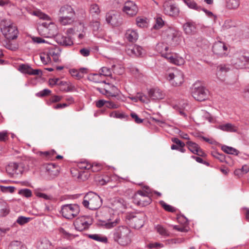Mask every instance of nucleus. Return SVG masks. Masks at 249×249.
Returning a JSON list of instances; mask_svg holds the SVG:
<instances>
[{
	"label": "nucleus",
	"mask_w": 249,
	"mask_h": 249,
	"mask_svg": "<svg viewBox=\"0 0 249 249\" xmlns=\"http://www.w3.org/2000/svg\"><path fill=\"white\" fill-rule=\"evenodd\" d=\"M112 209L108 207H103L96 213L99 220L102 222L107 229L112 228L118 225L120 219L118 215L113 213Z\"/></svg>",
	"instance_id": "nucleus-1"
},
{
	"label": "nucleus",
	"mask_w": 249,
	"mask_h": 249,
	"mask_svg": "<svg viewBox=\"0 0 249 249\" xmlns=\"http://www.w3.org/2000/svg\"><path fill=\"white\" fill-rule=\"evenodd\" d=\"M169 46L167 42L166 43L160 42L156 45V49L162 57L168 59L170 63L177 65L183 64L184 59L181 57H173L169 50Z\"/></svg>",
	"instance_id": "nucleus-2"
},
{
	"label": "nucleus",
	"mask_w": 249,
	"mask_h": 249,
	"mask_svg": "<svg viewBox=\"0 0 249 249\" xmlns=\"http://www.w3.org/2000/svg\"><path fill=\"white\" fill-rule=\"evenodd\" d=\"M131 230L126 226H120L115 229L113 233V239L121 246H127L131 242Z\"/></svg>",
	"instance_id": "nucleus-3"
},
{
	"label": "nucleus",
	"mask_w": 249,
	"mask_h": 249,
	"mask_svg": "<svg viewBox=\"0 0 249 249\" xmlns=\"http://www.w3.org/2000/svg\"><path fill=\"white\" fill-rule=\"evenodd\" d=\"M82 203L85 208L95 210L101 206L102 200L97 194L89 192L84 196Z\"/></svg>",
	"instance_id": "nucleus-4"
},
{
	"label": "nucleus",
	"mask_w": 249,
	"mask_h": 249,
	"mask_svg": "<svg viewBox=\"0 0 249 249\" xmlns=\"http://www.w3.org/2000/svg\"><path fill=\"white\" fill-rule=\"evenodd\" d=\"M191 91L193 97L197 101H203L208 97V90L199 82H196L193 84Z\"/></svg>",
	"instance_id": "nucleus-5"
},
{
	"label": "nucleus",
	"mask_w": 249,
	"mask_h": 249,
	"mask_svg": "<svg viewBox=\"0 0 249 249\" xmlns=\"http://www.w3.org/2000/svg\"><path fill=\"white\" fill-rule=\"evenodd\" d=\"M165 77L170 84L174 87L180 86L184 81L183 72L177 69L168 71L166 73Z\"/></svg>",
	"instance_id": "nucleus-6"
},
{
	"label": "nucleus",
	"mask_w": 249,
	"mask_h": 249,
	"mask_svg": "<svg viewBox=\"0 0 249 249\" xmlns=\"http://www.w3.org/2000/svg\"><path fill=\"white\" fill-rule=\"evenodd\" d=\"M96 89L109 99L115 98L117 100H120L121 99L120 90L116 86L109 83L107 84L104 88H97Z\"/></svg>",
	"instance_id": "nucleus-7"
},
{
	"label": "nucleus",
	"mask_w": 249,
	"mask_h": 249,
	"mask_svg": "<svg viewBox=\"0 0 249 249\" xmlns=\"http://www.w3.org/2000/svg\"><path fill=\"white\" fill-rule=\"evenodd\" d=\"M0 29L7 39L13 40L16 38V26L10 21L2 20L0 23Z\"/></svg>",
	"instance_id": "nucleus-8"
},
{
	"label": "nucleus",
	"mask_w": 249,
	"mask_h": 249,
	"mask_svg": "<svg viewBox=\"0 0 249 249\" xmlns=\"http://www.w3.org/2000/svg\"><path fill=\"white\" fill-rule=\"evenodd\" d=\"M133 201L137 205L144 207L151 203L152 199L149 196L148 191L139 190L134 195Z\"/></svg>",
	"instance_id": "nucleus-9"
},
{
	"label": "nucleus",
	"mask_w": 249,
	"mask_h": 249,
	"mask_svg": "<svg viewBox=\"0 0 249 249\" xmlns=\"http://www.w3.org/2000/svg\"><path fill=\"white\" fill-rule=\"evenodd\" d=\"M231 62L236 69L249 68V57L241 53L234 54Z\"/></svg>",
	"instance_id": "nucleus-10"
},
{
	"label": "nucleus",
	"mask_w": 249,
	"mask_h": 249,
	"mask_svg": "<svg viewBox=\"0 0 249 249\" xmlns=\"http://www.w3.org/2000/svg\"><path fill=\"white\" fill-rule=\"evenodd\" d=\"M80 212L79 206L76 204H70L63 205L61 212L63 217L67 219H72L77 216Z\"/></svg>",
	"instance_id": "nucleus-11"
},
{
	"label": "nucleus",
	"mask_w": 249,
	"mask_h": 249,
	"mask_svg": "<svg viewBox=\"0 0 249 249\" xmlns=\"http://www.w3.org/2000/svg\"><path fill=\"white\" fill-rule=\"evenodd\" d=\"M92 224L89 216H82L77 218L73 222L75 229L78 231H83L89 229Z\"/></svg>",
	"instance_id": "nucleus-12"
},
{
	"label": "nucleus",
	"mask_w": 249,
	"mask_h": 249,
	"mask_svg": "<svg viewBox=\"0 0 249 249\" xmlns=\"http://www.w3.org/2000/svg\"><path fill=\"white\" fill-rule=\"evenodd\" d=\"M106 19L108 24L113 26H118L122 23L120 14L116 11H110L106 14Z\"/></svg>",
	"instance_id": "nucleus-13"
},
{
	"label": "nucleus",
	"mask_w": 249,
	"mask_h": 249,
	"mask_svg": "<svg viewBox=\"0 0 249 249\" xmlns=\"http://www.w3.org/2000/svg\"><path fill=\"white\" fill-rule=\"evenodd\" d=\"M213 53L219 57L226 56L228 53V48L226 44L222 41L215 42L213 46Z\"/></svg>",
	"instance_id": "nucleus-14"
},
{
	"label": "nucleus",
	"mask_w": 249,
	"mask_h": 249,
	"mask_svg": "<svg viewBox=\"0 0 249 249\" xmlns=\"http://www.w3.org/2000/svg\"><path fill=\"white\" fill-rule=\"evenodd\" d=\"M112 71L117 74H121L124 71V69L120 66L112 65V69L107 67H103L100 70L99 73L101 76H111L112 75Z\"/></svg>",
	"instance_id": "nucleus-15"
},
{
	"label": "nucleus",
	"mask_w": 249,
	"mask_h": 249,
	"mask_svg": "<svg viewBox=\"0 0 249 249\" xmlns=\"http://www.w3.org/2000/svg\"><path fill=\"white\" fill-rule=\"evenodd\" d=\"M181 41V37L178 33L172 31L168 34L166 41L169 46L176 47L180 44Z\"/></svg>",
	"instance_id": "nucleus-16"
},
{
	"label": "nucleus",
	"mask_w": 249,
	"mask_h": 249,
	"mask_svg": "<svg viewBox=\"0 0 249 249\" xmlns=\"http://www.w3.org/2000/svg\"><path fill=\"white\" fill-rule=\"evenodd\" d=\"M123 10L127 15L130 16H135L138 12V8L136 4L132 1H127L124 3Z\"/></svg>",
	"instance_id": "nucleus-17"
},
{
	"label": "nucleus",
	"mask_w": 249,
	"mask_h": 249,
	"mask_svg": "<svg viewBox=\"0 0 249 249\" xmlns=\"http://www.w3.org/2000/svg\"><path fill=\"white\" fill-rule=\"evenodd\" d=\"M61 51L59 47L55 46H51L49 48L48 55L50 58H52L55 62L60 61V56Z\"/></svg>",
	"instance_id": "nucleus-18"
},
{
	"label": "nucleus",
	"mask_w": 249,
	"mask_h": 249,
	"mask_svg": "<svg viewBox=\"0 0 249 249\" xmlns=\"http://www.w3.org/2000/svg\"><path fill=\"white\" fill-rule=\"evenodd\" d=\"M163 8L164 13L170 16H176L179 13L178 8L175 4H172L169 2H165Z\"/></svg>",
	"instance_id": "nucleus-19"
},
{
	"label": "nucleus",
	"mask_w": 249,
	"mask_h": 249,
	"mask_svg": "<svg viewBox=\"0 0 249 249\" xmlns=\"http://www.w3.org/2000/svg\"><path fill=\"white\" fill-rule=\"evenodd\" d=\"M18 71L23 74H28L29 75H38L40 72L39 70H33L30 66L27 64H21L19 66Z\"/></svg>",
	"instance_id": "nucleus-20"
},
{
	"label": "nucleus",
	"mask_w": 249,
	"mask_h": 249,
	"mask_svg": "<svg viewBox=\"0 0 249 249\" xmlns=\"http://www.w3.org/2000/svg\"><path fill=\"white\" fill-rule=\"evenodd\" d=\"M57 43L61 45L68 46L73 44V41L70 36H64L61 34H58L55 37Z\"/></svg>",
	"instance_id": "nucleus-21"
},
{
	"label": "nucleus",
	"mask_w": 249,
	"mask_h": 249,
	"mask_svg": "<svg viewBox=\"0 0 249 249\" xmlns=\"http://www.w3.org/2000/svg\"><path fill=\"white\" fill-rule=\"evenodd\" d=\"M149 97L153 100H159L164 98V93L158 88L152 89L148 91Z\"/></svg>",
	"instance_id": "nucleus-22"
},
{
	"label": "nucleus",
	"mask_w": 249,
	"mask_h": 249,
	"mask_svg": "<svg viewBox=\"0 0 249 249\" xmlns=\"http://www.w3.org/2000/svg\"><path fill=\"white\" fill-rule=\"evenodd\" d=\"M59 16H71L74 17L75 12L71 6L69 5H64L60 7L59 13Z\"/></svg>",
	"instance_id": "nucleus-23"
},
{
	"label": "nucleus",
	"mask_w": 249,
	"mask_h": 249,
	"mask_svg": "<svg viewBox=\"0 0 249 249\" xmlns=\"http://www.w3.org/2000/svg\"><path fill=\"white\" fill-rule=\"evenodd\" d=\"M142 49L141 47L137 45L130 46L126 50L127 54L131 56H140L142 54Z\"/></svg>",
	"instance_id": "nucleus-24"
},
{
	"label": "nucleus",
	"mask_w": 249,
	"mask_h": 249,
	"mask_svg": "<svg viewBox=\"0 0 249 249\" xmlns=\"http://www.w3.org/2000/svg\"><path fill=\"white\" fill-rule=\"evenodd\" d=\"M139 35L136 30L128 29L125 34V38L130 42H135L138 39Z\"/></svg>",
	"instance_id": "nucleus-25"
},
{
	"label": "nucleus",
	"mask_w": 249,
	"mask_h": 249,
	"mask_svg": "<svg viewBox=\"0 0 249 249\" xmlns=\"http://www.w3.org/2000/svg\"><path fill=\"white\" fill-rule=\"evenodd\" d=\"M45 169L48 173L52 177L57 176L59 173L58 166L53 163L46 164Z\"/></svg>",
	"instance_id": "nucleus-26"
},
{
	"label": "nucleus",
	"mask_w": 249,
	"mask_h": 249,
	"mask_svg": "<svg viewBox=\"0 0 249 249\" xmlns=\"http://www.w3.org/2000/svg\"><path fill=\"white\" fill-rule=\"evenodd\" d=\"M217 128L222 131L230 132H236L238 130V127L231 123L219 125Z\"/></svg>",
	"instance_id": "nucleus-27"
},
{
	"label": "nucleus",
	"mask_w": 249,
	"mask_h": 249,
	"mask_svg": "<svg viewBox=\"0 0 249 249\" xmlns=\"http://www.w3.org/2000/svg\"><path fill=\"white\" fill-rule=\"evenodd\" d=\"M47 26L48 23L43 22L37 26V31L39 34L44 37H48Z\"/></svg>",
	"instance_id": "nucleus-28"
},
{
	"label": "nucleus",
	"mask_w": 249,
	"mask_h": 249,
	"mask_svg": "<svg viewBox=\"0 0 249 249\" xmlns=\"http://www.w3.org/2000/svg\"><path fill=\"white\" fill-rule=\"evenodd\" d=\"M48 37H54L57 34V27L53 23L50 22L48 23Z\"/></svg>",
	"instance_id": "nucleus-29"
},
{
	"label": "nucleus",
	"mask_w": 249,
	"mask_h": 249,
	"mask_svg": "<svg viewBox=\"0 0 249 249\" xmlns=\"http://www.w3.org/2000/svg\"><path fill=\"white\" fill-rule=\"evenodd\" d=\"M9 213V209L7 203L0 199V217L5 216Z\"/></svg>",
	"instance_id": "nucleus-30"
},
{
	"label": "nucleus",
	"mask_w": 249,
	"mask_h": 249,
	"mask_svg": "<svg viewBox=\"0 0 249 249\" xmlns=\"http://www.w3.org/2000/svg\"><path fill=\"white\" fill-rule=\"evenodd\" d=\"M186 145L188 147V149L193 154L197 153L198 149H199L200 146L196 142L188 141L186 142Z\"/></svg>",
	"instance_id": "nucleus-31"
},
{
	"label": "nucleus",
	"mask_w": 249,
	"mask_h": 249,
	"mask_svg": "<svg viewBox=\"0 0 249 249\" xmlns=\"http://www.w3.org/2000/svg\"><path fill=\"white\" fill-rule=\"evenodd\" d=\"M144 216L141 217V218H139L137 216H133L131 219V222L134 223V227L135 228H140L143 225Z\"/></svg>",
	"instance_id": "nucleus-32"
},
{
	"label": "nucleus",
	"mask_w": 249,
	"mask_h": 249,
	"mask_svg": "<svg viewBox=\"0 0 249 249\" xmlns=\"http://www.w3.org/2000/svg\"><path fill=\"white\" fill-rule=\"evenodd\" d=\"M226 6L229 9H236L240 5V0H225Z\"/></svg>",
	"instance_id": "nucleus-33"
},
{
	"label": "nucleus",
	"mask_w": 249,
	"mask_h": 249,
	"mask_svg": "<svg viewBox=\"0 0 249 249\" xmlns=\"http://www.w3.org/2000/svg\"><path fill=\"white\" fill-rule=\"evenodd\" d=\"M74 17L71 16H59L58 20L63 25H66L72 23L73 21Z\"/></svg>",
	"instance_id": "nucleus-34"
},
{
	"label": "nucleus",
	"mask_w": 249,
	"mask_h": 249,
	"mask_svg": "<svg viewBox=\"0 0 249 249\" xmlns=\"http://www.w3.org/2000/svg\"><path fill=\"white\" fill-rule=\"evenodd\" d=\"M39 249H52L51 242L47 238H43L38 246Z\"/></svg>",
	"instance_id": "nucleus-35"
},
{
	"label": "nucleus",
	"mask_w": 249,
	"mask_h": 249,
	"mask_svg": "<svg viewBox=\"0 0 249 249\" xmlns=\"http://www.w3.org/2000/svg\"><path fill=\"white\" fill-rule=\"evenodd\" d=\"M221 149L225 153L229 154L238 155L239 153V152L237 149L232 147L228 146L225 145L222 146Z\"/></svg>",
	"instance_id": "nucleus-36"
},
{
	"label": "nucleus",
	"mask_w": 249,
	"mask_h": 249,
	"mask_svg": "<svg viewBox=\"0 0 249 249\" xmlns=\"http://www.w3.org/2000/svg\"><path fill=\"white\" fill-rule=\"evenodd\" d=\"M185 3L190 8L198 11L201 10V7L197 4L193 0H183Z\"/></svg>",
	"instance_id": "nucleus-37"
},
{
	"label": "nucleus",
	"mask_w": 249,
	"mask_h": 249,
	"mask_svg": "<svg viewBox=\"0 0 249 249\" xmlns=\"http://www.w3.org/2000/svg\"><path fill=\"white\" fill-rule=\"evenodd\" d=\"M89 12L92 16H98L101 12V10L97 4L93 3L90 5Z\"/></svg>",
	"instance_id": "nucleus-38"
},
{
	"label": "nucleus",
	"mask_w": 249,
	"mask_h": 249,
	"mask_svg": "<svg viewBox=\"0 0 249 249\" xmlns=\"http://www.w3.org/2000/svg\"><path fill=\"white\" fill-rule=\"evenodd\" d=\"M185 32L187 34H193L196 32L195 26L191 23L187 22L183 26Z\"/></svg>",
	"instance_id": "nucleus-39"
},
{
	"label": "nucleus",
	"mask_w": 249,
	"mask_h": 249,
	"mask_svg": "<svg viewBox=\"0 0 249 249\" xmlns=\"http://www.w3.org/2000/svg\"><path fill=\"white\" fill-rule=\"evenodd\" d=\"M109 116L110 117L120 119H127L128 117V116L125 115L124 113L119 111H112L109 113Z\"/></svg>",
	"instance_id": "nucleus-40"
},
{
	"label": "nucleus",
	"mask_w": 249,
	"mask_h": 249,
	"mask_svg": "<svg viewBox=\"0 0 249 249\" xmlns=\"http://www.w3.org/2000/svg\"><path fill=\"white\" fill-rule=\"evenodd\" d=\"M102 76L100 73H93L91 74L89 76V79L95 83H106V81L101 79Z\"/></svg>",
	"instance_id": "nucleus-41"
},
{
	"label": "nucleus",
	"mask_w": 249,
	"mask_h": 249,
	"mask_svg": "<svg viewBox=\"0 0 249 249\" xmlns=\"http://www.w3.org/2000/svg\"><path fill=\"white\" fill-rule=\"evenodd\" d=\"M89 237L97 241L101 242L103 243H107V239L105 236H102L98 234H93L89 235Z\"/></svg>",
	"instance_id": "nucleus-42"
},
{
	"label": "nucleus",
	"mask_w": 249,
	"mask_h": 249,
	"mask_svg": "<svg viewBox=\"0 0 249 249\" xmlns=\"http://www.w3.org/2000/svg\"><path fill=\"white\" fill-rule=\"evenodd\" d=\"M157 231L161 236L167 237L169 236V232L162 226L158 225L156 226Z\"/></svg>",
	"instance_id": "nucleus-43"
},
{
	"label": "nucleus",
	"mask_w": 249,
	"mask_h": 249,
	"mask_svg": "<svg viewBox=\"0 0 249 249\" xmlns=\"http://www.w3.org/2000/svg\"><path fill=\"white\" fill-rule=\"evenodd\" d=\"M6 171L10 176H13L16 173V163H11L6 167Z\"/></svg>",
	"instance_id": "nucleus-44"
},
{
	"label": "nucleus",
	"mask_w": 249,
	"mask_h": 249,
	"mask_svg": "<svg viewBox=\"0 0 249 249\" xmlns=\"http://www.w3.org/2000/svg\"><path fill=\"white\" fill-rule=\"evenodd\" d=\"M136 22L137 26L141 28L147 27V22L146 18L138 17L136 19Z\"/></svg>",
	"instance_id": "nucleus-45"
},
{
	"label": "nucleus",
	"mask_w": 249,
	"mask_h": 249,
	"mask_svg": "<svg viewBox=\"0 0 249 249\" xmlns=\"http://www.w3.org/2000/svg\"><path fill=\"white\" fill-rule=\"evenodd\" d=\"M160 204L162 207L166 211L169 212L174 213L176 212V208L173 206L166 204L164 201L161 200L160 201Z\"/></svg>",
	"instance_id": "nucleus-46"
},
{
	"label": "nucleus",
	"mask_w": 249,
	"mask_h": 249,
	"mask_svg": "<svg viewBox=\"0 0 249 249\" xmlns=\"http://www.w3.org/2000/svg\"><path fill=\"white\" fill-rule=\"evenodd\" d=\"M15 189V188L13 186L0 185V190L4 193H13Z\"/></svg>",
	"instance_id": "nucleus-47"
},
{
	"label": "nucleus",
	"mask_w": 249,
	"mask_h": 249,
	"mask_svg": "<svg viewBox=\"0 0 249 249\" xmlns=\"http://www.w3.org/2000/svg\"><path fill=\"white\" fill-rule=\"evenodd\" d=\"M32 219L31 217H27L23 216H19L17 219V223L20 225H23L28 223Z\"/></svg>",
	"instance_id": "nucleus-48"
},
{
	"label": "nucleus",
	"mask_w": 249,
	"mask_h": 249,
	"mask_svg": "<svg viewBox=\"0 0 249 249\" xmlns=\"http://www.w3.org/2000/svg\"><path fill=\"white\" fill-rule=\"evenodd\" d=\"M18 194L23 196L29 197L32 196V191L28 189H21L18 191Z\"/></svg>",
	"instance_id": "nucleus-49"
},
{
	"label": "nucleus",
	"mask_w": 249,
	"mask_h": 249,
	"mask_svg": "<svg viewBox=\"0 0 249 249\" xmlns=\"http://www.w3.org/2000/svg\"><path fill=\"white\" fill-rule=\"evenodd\" d=\"M164 24V22L160 17H157L156 19V23L153 26V28L155 29H159L161 28Z\"/></svg>",
	"instance_id": "nucleus-50"
},
{
	"label": "nucleus",
	"mask_w": 249,
	"mask_h": 249,
	"mask_svg": "<svg viewBox=\"0 0 249 249\" xmlns=\"http://www.w3.org/2000/svg\"><path fill=\"white\" fill-rule=\"evenodd\" d=\"M18 170L20 174H22L24 171L27 170L26 163L24 162H20L17 164V170Z\"/></svg>",
	"instance_id": "nucleus-51"
},
{
	"label": "nucleus",
	"mask_w": 249,
	"mask_h": 249,
	"mask_svg": "<svg viewBox=\"0 0 249 249\" xmlns=\"http://www.w3.org/2000/svg\"><path fill=\"white\" fill-rule=\"evenodd\" d=\"M212 154L213 157L218 159L220 162H226V157L223 154H220L217 152H213L212 153Z\"/></svg>",
	"instance_id": "nucleus-52"
},
{
	"label": "nucleus",
	"mask_w": 249,
	"mask_h": 249,
	"mask_svg": "<svg viewBox=\"0 0 249 249\" xmlns=\"http://www.w3.org/2000/svg\"><path fill=\"white\" fill-rule=\"evenodd\" d=\"M90 168H89V170H91L93 172H98L101 170L102 168V166L100 163H90Z\"/></svg>",
	"instance_id": "nucleus-53"
},
{
	"label": "nucleus",
	"mask_w": 249,
	"mask_h": 249,
	"mask_svg": "<svg viewBox=\"0 0 249 249\" xmlns=\"http://www.w3.org/2000/svg\"><path fill=\"white\" fill-rule=\"evenodd\" d=\"M90 163L87 161H84L80 162L78 164V167L81 169H85L87 170H89Z\"/></svg>",
	"instance_id": "nucleus-54"
},
{
	"label": "nucleus",
	"mask_w": 249,
	"mask_h": 249,
	"mask_svg": "<svg viewBox=\"0 0 249 249\" xmlns=\"http://www.w3.org/2000/svg\"><path fill=\"white\" fill-rule=\"evenodd\" d=\"M106 106L107 107L110 109H116L120 107V105L118 104L110 101H107Z\"/></svg>",
	"instance_id": "nucleus-55"
},
{
	"label": "nucleus",
	"mask_w": 249,
	"mask_h": 249,
	"mask_svg": "<svg viewBox=\"0 0 249 249\" xmlns=\"http://www.w3.org/2000/svg\"><path fill=\"white\" fill-rule=\"evenodd\" d=\"M40 58L42 62L44 64H46L51 61V58L48 56V53H47L41 54Z\"/></svg>",
	"instance_id": "nucleus-56"
},
{
	"label": "nucleus",
	"mask_w": 249,
	"mask_h": 249,
	"mask_svg": "<svg viewBox=\"0 0 249 249\" xmlns=\"http://www.w3.org/2000/svg\"><path fill=\"white\" fill-rule=\"evenodd\" d=\"M51 91L48 89H44L36 93V96L39 97H42L48 95L50 94Z\"/></svg>",
	"instance_id": "nucleus-57"
},
{
	"label": "nucleus",
	"mask_w": 249,
	"mask_h": 249,
	"mask_svg": "<svg viewBox=\"0 0 249 249\" xmlns=\"http://www.w3.org/2000/svg\"><path fill=\"white\" fill-rule=\"evenodd\" d=\"M56 154V152L54 150L49 151L41 152V155H44L49 159L53 158V157Z\"/></svg>",
	"instance_id": "nucleus-58"
},
{
	"label": "nucleus",
	"mask_w": 249,
	"mask_h": 249,
	"mask_svg": "<svg viewBox=\"0 0 249 249\" xmlns=\"http://www.w3.org/2000/svg\"><path fill=\"white\" fill-rule=\"evenodd\" d=\"M163 247V245L157 242L150 243L146 245V247L148 249H159Z\"/></svg>",
	"instance_id": "nucleus-59"
},
{
	"label": "nucleus",
	"mask_w": 249,
	"mask_h": 249,
	"mask_svg": "<svg viewBox=\"0 0 249 249\" xmlns=\"http://www.w3.org/2000/svg\"><path fill=\"white\" fill-rule=\"evenodd\" d=\"M70 72L73 77H75L78 79L82 78V73L79 72V71L76 70H71Z\"/></svg>",
	"instance_id": "nucleus-60"
},
{
	"label": "nucleus",
	"mask_w": 249,
	"mask_h": 249,
	"mask_svg": "<svg viewBox=\"0 0 249 249\" xmlns=\"http://www.w3.org/2000/svg\"><path fill=\"white\" fill-rule=\"evenodd\" d=\"M131 117L134 120L135 122L137 124H141L143 122V120L140 118L137 114L135 113H131L130 114Z\"/></svg>",
	"instance_id": "nucleus-61"
},
{
	"label": "nucleus",
	"mask_w": 249,
	"mask_h": 249,
	"mask_svg": "<svg viewBox=\"0 0 249 249\" xmlns=\"http://www.w3.org/2000/svg\"><path fill=\"white\" fill-rule=\"evenodd\" d=\"M8 138V135L7 131H3L0 132V141L4 142L7 140Z\"/></svg>",
	"instance_id": "nucleus-62"
},
{
	"label": "nucleus",
	"mask_w": 249,
	"mask_h": 249,
	"mask_svg": "<svg viewBox=\"0 0 249 249\" xmlns=\"http://www.w3.org/2000/svg\"><path fill=\"white\" fill-rule=\"evenodd\" d=\"M80 53L83 56L86 57L89 55L90 51L89 49L87 48H83L79 51Z\"/></svg>",
	"instance_id": "nucleus-63"
},
{
	"label": "nucleus",
	"mask_w": 249,
	"mask_h": 249,
	"mask_svg": "<svg viewBox=\"0 0 249 249\" xmlns=\"http://www.w3.org/2000/svg\"><path fill=\"white\" fill-rule=\"evenodd\" d=\"M100 22L98 21H93L91 23V26L94 31H97L100 28Z\"/></svg>",
	"instance_id": "nucleus-64"
}]
</instances>
